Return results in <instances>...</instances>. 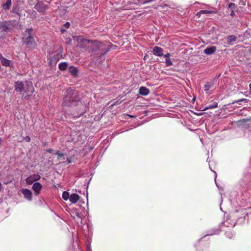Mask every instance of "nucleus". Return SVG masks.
<instances>
[{"instance_id": "obj_1", "label": "nucleus", "mask_w": 251, "mask_h": 251, "mask_svg": "<svg viewBox=\"0 0 251 251\" xmlns=\"http://www.w3.org/2000/svg\"><path fill=\"white\" fill-rule=\"evenodd\" d=\"M15 89L20 93L24 92L23 98L24 99H28L29 97L33 93L34 90L33 85L30 81H26L25 83L21 81H17L15 83Z\"/></svg>"}, {"instance_id": "obj_2", "label": "nucleus", "mask_w": 251, "mask_h": 251, "mask_svg": "<svg viewBox=\"0 0 251 251\" xmlns=\"http://www.w3.org/2000/svg\"><path fill=\"white\" fill-rule=\"evenodd\" d=\"M79 46L84 48L89 46V44L93 48V50H100L102 52H105L106 51V48L104 47V45L98 41H95L94 42H90L87 39H85L82 37L79 38L78 39Z\"/></svg>"}, {"instance_id": "obj_3", "label": "nucleus", "mask_w": 251, "mask_h": 251, "mask_svg": "<svg viewBox=\"0 0 251 251\" xmlns=\"http://www.w3.org/2000/svg\"><path fill=\"white\" fill-rule=\"evenodd\" d=\"M30 29H27L25 30L23 37L24 42L30 47H33L34 46V39L33 36L31 35Z\"/></svg>"}, {"instance_id": "obj_4", "label": "nucleus", "mask_w": 251, "mask_h": 251, "mask_svg": "<svg viewBox=\"0 0 251 251\" xmlns=\"http://www.w3.org/2000/svg\"><path fill=\"white\" fill-rule=\"evenodd\" d=\"M35 8L40 12H43L48 9V7L43 2H39L35 6Z\"/></svg>"}, {"instance_id": "obj_5", "label": "nucleus", "mask_w": 251, "mask_h": 251, "mask_svg": "<svg viewBox=\"0 0 251 251\" xmlns=\"http://www.w3.org/2000/svg\"><path fill=\"white\" fill-rule=\"evenodd\" d=\"M40 178V176L38 174H35L28 177L26 179V182L28 184H32L34 181L38 180Z\"/></svg>"}, {"instance_id": "obj_6", "label": "nucleus", "mask_w": 251, "mask_h": 251, "mask_svg": "<svg viewBox=\"0 0 251 251\" xmlns=\"http://www.w3.org/2000/svg\"><path fill=\"white\" fill-rule=\"evenodd\" d=\"M22 193L24 195L25 199L28 201H31L32 195L30 190L27 189H23L22 190Z\"/></svg>"}, {"instance_id": "obj_7", "label": "nucleus", "mask_w": 251, "mask_h": 251, "mask_svg": "<svg viewBox=\"0 0 251 251\" xmlns=\"http://www.w3.org/2000/svg\"><path fill=\"white\" fill-rule=\"evenodd\" d=\"M42 188V185L39 182H35L32 186V189L36 195H38Z\"/></svg>"}, {"instance_id": "obj_8", "label": "nucleus", "mask_w": 251, "mask_h": 251, "mask_svg": "<svg viewBox=\"0 0 251 251\" xmlns=\"http://www.w3.org/2000/svg\"><path fill=\"white\" fill-rule=\"evenodd\" d=\"M217 50V48L215 46H211L210 47L206 48L204 50L203 52L207 55H211L214 53Z\"/></svg>"}, {"instance_id": "obj_9", "label": "nucleus", "mask_w": 251, "mask_h": 251, "mask_svg": "<svg viewBox=\"0 0 251 251\" xmlns=\"http://www.w3.org/2000/svg\"><path fill=\"white\" fill-rule=\"evenodd\" d=\"M80 197L78 195L75 193L71 194L69 201L72 203H76L79 200Z\"/></svg>"}, {"instance_id": "obj_10", "label": "nucleus", "mask_w": 251, "mask_h": 251, "mask_svg": "<svg viewBox=\"0 0 251 251\" xmlns=\"http://www.w3.org/2000/svg\"><path fill=\"white\" fill-rule=\"evenodd\" d=\"M241 122L245 127L248 128H251V118L248 119H243Z\"/></svg>"}, {"instance_id": "obj_11", "label": "nucleus", "mask_w": 251, "mask_h": 251, "mask_svg": "<svg viewBox=\"0 0 251 251\" xmlns=\"http://www.w3.org/2000/svg\"><path fill=\"white\" fill-rule=\"evenodd\" d=\"M170 54L167 53L164 55V58L165 59V63L167 66H170L172 65L173 63L170 59Z\"/></svg>"}, {"instance_id": "obj_12", "label": "nucleus", "mask_w": 251, "mask_h": 251, "mask_svg": "<svg viewBox=\"0 0 251 251\" xmlns=\"http://www.w3.org/2000/svg\"><path fill=\"white\" fill-rule=\"evenodd\" d=\"M214 82L213 81L207 82L204 86V91L208 93L209 89L213 86Z\"/></svg>"}, {"instance_id": "obj_13", "label": "nucleus", "mask_w": 251, "mask_h": 251, "mask_svg": "<svg viewBox=\"0 0 251 251\" xmlns=\"http://www.w3.org/2000/svg\"><path fill=\"white\" fill-rule=\"evenodd\" d=\"M139 93L142 95L146 96L149 94V91L147 88L145 87H141L139 89Z\"/></svg>"}, {"instance_id": "obj_14", "label": "nucleus", "mask_w": 251, "mask_h": 251, "mask_svg": "<svg viewBox=\"0 0 251 251\" xmlns=\"http://www.w3.org/2000/svg\"><path fill=\"white\" fill-rule=\"evenodd\" d=\"M11 6V0H6V2L2 4L4 9L8 10Z\"/></svg>"}, {"instance_id": "obj_15", "label": "nucleus", "mask_w": 251, "mask_h": 251, "mask_svg": "<svg viewBox=\"0 0 251 251\" xmlns=\"http://www.w3.org/2000/svg\"><path fill=\"white\" fill-rule=\"evenodd\" d=\"M236 40V37L234 35H230L227 37V42L229 45H233Z\"/></svg>"}, {"instance_id": "obj_16", "label": "nucleus", "mask_w": 251, "mask_h": 251, "mask_svg": "<svg viewBox=\"0 0 251 251\" xmlns=\"http://www.w3.org/2000/svg\"><path fill=\"white\" fill-rule=\"evenodd\" d=\"M0 61H1V63L4 66H10V61L6 58H4L3 57H1V59L0 60Z\"/></svg>"}, {"instance_id": "obj_17", "label": "nucleus", "mask_w": 251, "mask_h": 251, "mask_svg": "<svg viewBox=\"0 0 251 251\" xmlns=\"http://www.w3.org/2000/svg\"><path fill=\"white\" fill-rule=\"evenodd\" d=\"M69 72L73 75H76L77 73V69L76 67L71 66L69 68Z\"/></svg>"}, {"instance_id": "obj_18", "label": "nucleus", "mask_w": 251, "mask_h": 251, "mask_svg": "<svg viewBox=\"0 0 251 251\" xmlns=\"http://www.w3.org/2000/svg\"><path fill=\"white\" fill-rule=\"evenodd\" d=\"M217 107H218V103L216 102H215L213 104L209 105L206 106V107H205L203 110L205 111L208 109L215 108H217Z\"/></svg>"}, {"instance_id": "obj_19", "label": "nucleus", "mask_w": 251, "mask_h": 251, "mask_svg": "<svg viewBox=\"0 0 251 251\" xmlns=\"http://www.w3.org/2000/svg\"><path fill=\"white\" fill-rule=\"evenodd\" d=\"M70 195L68 192L64 191L62 194V198L64 200L67 201L70 199Z\"/></svg>"}, {"instance_id": "obj_20", "label": "nucleus", "mask_w": 251, "mask_h": 251, "mask_svg": "<svg viewBox=\"0 0 251 251\" xmlns=\"http://www.w3.org/2000/svg\"><path fill=\"white\" fill-rule=\"evenodd\" d=\"M68 64L66 62H62L59 64V68L61 70H65L67 67Z\"/></svg>"}, {"instance_id": "obj_21", "label": "nucleus", "mask_w": 251, "mask_h": 251, "mask_svg": "<svg viewBox=\"0 0 251 251\" xmlns=\"http://www.w3.org/2000/svg\"><path fill=\"white\" fill-rule=\"evenodd\" d=\"M213 13V11H210V10H200L199 12H198V14H211V13Z\"/></svg>"}, {"instance_id": "obj_22", "label": "nucleus", "mask_w": 251, "mask_h": 251, "mask_svg": "<svg viewBox=\"0 0 251 251\" xmlns=\"http://www.w3.org/2000/svg\"><path fill=\"white\" fill-rule=\"evenodd\" d=\"M163 55L162 49L158 47V56H161Z\"/></svg>"}, {"instance_id": "obj_23", "label": "nucleus", "mask_w": 251, "mask_h": 251, "mask_svg": "<svg viewBox=\"0 0 251 251\" xmlns=\"http://www.w3.org/2000/svg\"><path fill=\"white\" fill-rule=\"evenodd\" d=\"M56 154L57 155L58 159H61L64 156V154L59 152H56Z\"/></svg>"}, {"instance_id": "obj_24", "label": "nucleus", "mask_w": 251, "mask_h": 251, "mask_svg": "<svg viewBox=\"0 0 251 251\" xmlns=\"http://www.w3.org/2000/svg\"><path fill=\"white\" fill-rule=\"evenodd\" d=\"M5 27L3 25H0V33L5 31Z\"/></svg>"}, {"instance_id": "obj_25", "label": "nucleus", "mask_w": 251, "mask_h": 251, "mask_svg": "<svg viewBox=\"0 0 251 251\" xmlns=\"http://www.w3.org/2000/svg\"><path fill=\"white\" fill-rule=\"evenodd\" d=\"M235 6V4L233 3H230L228 5V7L230 9H232L233 8H234Z\"/></svg>"}, {"instance_id": "obj_26", "label": "nucleus", "mask_w": 251, "mask_h": 251, "mask_svg": "<svg viewBox=\"0 0 251 251\" xmlns=\"http://www.w3.org/2000/svg\"><path fill=\"white\" fill-rule=\"evenodd\" d=\"M67 100H68V98L67 97H66L65 98H64V102H63V103H64V105H69V104L67 101Z\"/></svg>"}, {"instance_id": "obj_27", "label": "nucleus", "mask_w": 251, "mask_h": 251, "mask_svg": "<svg viewBox=\"0 0 251 251\" xmlns=\"http://www.w3.org/2000/svg\"><path fill=\"white\" fill-rule=\"evenodd\" d=\"M247 99H242L238 100L237 101H236V102L238 103H239L241 102L245 101H247Z\"/></svg>"}, {"instance_id": "obj_28", "label": "nucleus", "mask_w": 251, "mask_h": 251, "mask_svg": "<svg viewBox=\"0 0 251 251\" xmlns=\"http://www.w3.org/2000/svg\"><path fill=\"white\" fill-rule=\"evenodd\" d=\"M153 52L154 55H157V46H155L153 50Z\"/></svg>"}, {"instance_id": "obj_29", "label": "nucleus", "mask_w": 251, "mask_h": 251, "mask_svg": "<svg viewBox=\"0 0 251 251\" xmlns=\"http://www.w3.org/2000/svg\"><path fill=\"white\" fill-rule=\"evenodd\" d=\"M70 25V24L69 23V22H67L65 25H64V26L66 27V28H69V26Z\"/></svg>"}, {"instance_id": "obj_30", "label": "nucleus", "mask_w": 251, "mask_h": 251, "mask_svg": "<svg viewBox=\"0 0 251 251\" xmlns=\"http://www.w3.org/2000/svg\"><path fill=\"white\" fill-rule=\"evenodd\" d=\"M25 140L26 141V142H29L30 141V138L28 136H26L25 138Z\"/></svg>"}, {"instance_id": "obj_31", "label": "nucleus", "mask_w": 251, "mask_h": 251, "mask_svg": "<svg viewBox=\"0 0 251 251\" xmlns=\"http://www.w3.org/2000/svg\"><path fill=\"white\" fill-rule=\"evenodd\" d=\"M224 225L226 226H229L228 225V222L227 221H225L224 222Z\"/></svg>"}, {"instance_id": "obj_32", "label": "nucleus", "mask_w": 251, "mask_h": 251, "mask_svg": "<svg viewBox=\"0 0 251 251\" xmlns=\"http://www.w3.org/2000/svg\"><path fill=\"white\" fill-rule=\"evenodd\" d=\"M235 226V223H233L231 224V226Z\"/></svg>"}, {"instance_id": "obj_33", "label": "nucleus", "mask_w": 251, "mask_h": 251, "mask_svg": "<svg viewBox=\"0 0 251 251\" xmlns=\"http://www.w3.org/2000/svg\"><path fill=\"white\" fill-rule=\"evenodd\" d=\"M201 14H198V12L197 14V15L200 16Z\"/></svg>"}, {"instance_id": "obj_34", "label": "nucleus", "mask_w": 251, "mask_h": 251, "mask_svg": "<svg viewBox=\"0 0 251 251\" xmlns=\"http://www.w3.org/2000/svg\"><path fill=\"white\" fill-rule=\"evenodd\" d=\"M250 89L251 90V83L249 85Z\"/></svg>"}, {"instance_id": "obj_35", "label": "nucleus", "mask_w": 251, "mask_h": 251, "mask_svg": "<svg viewBox=\"0 0 251 251\" xmlns=\"http://www.w3.org/2000/svg\"><path fill=\"white\" fill-rule=\"evenodd\" d=\"M195 100H196V98H195V97H194V98L192 100H193V101H195Z\"/></svg>"}, {"instance_id": "obj_36", "label": "nucleus", "mask_w": 251, "mask_h": 251, "mask_svg": "<svg viewBox=\"0 0 251 251\" xmlns=\"http://www.w3.org/2000/svg\"><path fill=\"white\" fill-rule=\"evenodd\" d=\"M1 57H2V55L0 54V60L1 59Z\"/></svg>"}, {"instance_id": "obj_37", "label": "nucleus", "mask_w": 251, "mask_h": 251, "mask_svg": "<svg viewBox=\"0 0 251 251\" xmlns=\"http://www.w3.org/2000/svg\"><path fill=\"white\" fill-rule=\"evenodd\" d=\"M70 162H71V161H70V160H69V161H68V163H70Z\"/></svg>"}]
</instances>
